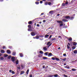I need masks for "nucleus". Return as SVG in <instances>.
Masks as SVG:
<instances>
[{"instance_id":"nucleus-1","label":"nucleus","mask_w":77,"mask_h":77,"mask_svg":"<svg viewBox=\"0 0 77 77\" xmlns=\"http://www.w3.org/2000/svg\"><path fill=\"white\" fill-rule=\"evenodd\" d=\"M35 33H36V32H32L31 33V35H32V36H35Z\"/></svg>"},{"instance_id":"nucleus-2","label":"nucleus","mask_w":77,"mask_h":77,"mask_svg":"<svg viewBox=\"0 0 77 77\" xmlns=\"http://www.w3.org/2000/svg\"><path fill=\"white\" fill-rule=\"evenodd\" d=\"M65 18L66 20H69L70 19V17L69 16H66L65 17Z\"/></svg>"},{"instance_id":"nucleus-3","label":"nucleus","mask_w":77,"mask_h":77,"mask_svg":"<svg viewBox=\"0 0 77 77\" xmlns=\"http://www.w3.org/2000/svg\"><path fill=\"white\" fill-rule=\"evenodd\" d=\"M15 57H12L11 58V60L13 62H14L15 61Z\"/></svg>"},{"instance_id":"nucleus-4","label":"nucleus","mask_w":77,"mask_h":77,"mask_svg":"<svg viewBox=\"0 0 77 77\" xmlns=\"http://www.w3.org/2000/svg\"><path fill=\"white\" fill-rule=\"evenodd\" d=\"M48 57H50L51 56H52V53H48Z\"/></svg>"},{"instance_id":"nucleus-5","label":"nucleus","mask_w":77,"mask_h":77,"mask_svg":"<svg viewBox=\"0 0 77 77\" xmlns=\"http://www.w3.org/2000/svg\"><path fill=\"white\" fill-rule=\"evenodd\" d=\"M58 23H62L63 22L61 20H56Z\"/></svg>"},{"instance_id":"nucleus-6","label":"nucleus","mask_w":77,"mask_h":77,"mask_svg":"<svg viewBox=\"0 0 77 77\" xmlns=\"http://www.w3.org/2000/svg\"><path fill=\"white\" fill-rule=\"evenodd\" d=\"M62 21L63 22H68V20L65 19H63Z\"/></svg>"},{"instance_id":"nucleus-7","label":"nucleus","mask_w":77,"mask_h":77,"mask_svg":"<svg viewBox=\"0 0 77 77\" xmlns=\"http://www.w3.org/2000/svg\"><path fill=\"white\" fill-rule=\"evenodd\" d=\"M7 53H8V54H11V51L8 50H7Z\"/></svg>"},{"instance_id":"nucleus-8","label":"nucleus","mask_w":77,"mask_h":77,"mask_svg":"<svg viewBox=\"0 0 77 77\" xmlns=\"http://www.w3.org/2000/svg\"><path fill=\"white\" fill-rule=\"evenodd\" d=\"M24 71H21L20 72V75H21L22 74H24Z\"/></svg>"},{"instance_id":"nucleus-9","label":"nucleus","mask_w":77,"mask_h":77,"mask_svg":"<svg viewBox=\"0 0 77 77\" xmlns=\"http://www.w3.org/2000/svg\"><path fill=\"white\" fill-rule=\"evenodd\" d=\"M32 23H33L31 21L28 22V24H32Z\"/></svg>"},{"instance_id":"nucleus-10","label":"nucleus","mask_w":77,"mask_h":77,"mask_svg":"<svg viewBox=\"0 0 77 77\" xmlns=\"http://www.w3.org/2000/svg\"><path fill=\"white\" fill-rule=\"evenodd\" d=\"M55 60H57V61H59V60H59V59L55 57Z\"/></svg>"},{"instance_id":"nucleus-11","label":"nucleus","mask_w":77,"mask_h":77,"mask_svg":"<svg viewBox=\"0 0 77 77\" xmlns=\"http://www.w3.org/2000/svg\"><path fill=\"white\" fill-rule=\"evenodd\" d=\"M73 45H76L77 44V43H76V42H73Z\"/></svg>"},{"instance_id":"nucleus-12","label":"nucleus","mask_w":77,"mask_h":77,"mask_svg":"<svg viewBox=\"0 0 77 77\" xmlns=\"http://www.w3.org/2000/svg\"><path fill=\"white\" fill-rule=\"evenodd\" d=\"M19 56L20 55V57H23V55L22 54H21V53H20L19 54Z\"/></svg>"},{"instance_id":"nucleus-13","label":"nucleus","mask_w":77,"mask_h":77,"mask_svg":"<svg viewBox=\"0 0 77 77\" xmlns=\"http://www.w3.org/2000/svg\"><path fill=\"white\" fill-rule=\"evenodd\" d=\"M74 54H77V50H75L73 52Z\"/></svg>"},{"instance_id":"nucleus-14","label":"nucleus","mask_w":77,"mask_h":77,"mask_svg":"<svg viewBox=\"0 0 77 77\" xmlns=\"http://www.w3.org/2000/svg\"><path fill=\"white\" fill-rule=\"evenodd\" d=\"M48 36H49V35H46L45 36V38H47V37H48Z\"/></svg>"},{"instance_id":"nucleus-15","label":"nucleus","mask_w":77,"mask_h":77,"mask_svg":"<svg viewBox=\"0 0 77 77\" xmlns=\"http://www.w3.org/2000/svg\"><path fill=\"white\" fill-rule=\"evenodd\" d=\"M61 60H63V61H65L66 60V58H64V59H61Z\"/></svg>"},{"instance_id":"nucleus-16","label":"nucleus","mask_w":77,"mask_h":77,"mask_svg":"<svg viewBox=\"0 0 77 77\" xmlns=\"http://www.w3.org/2000/svg\"><path fill=\"white\" fill-rule=\"evenodd\" d=\"M1 52L2 53H5V51L2 50L1 51Z\"/></svg>"},{"instance_id":"nucleus-17","label":"nucleus","mask_w":77,"mask_h":77,"mask_svg":"<svg viewBox=\"0 0 77 77\" xmlns=\"http://www.w3.org/2000/svg\"><path fill=\"white\" fill-rule=\"evenodd\" d=\"M43 59H48V58L45 57H43Z\"/></svg>"},{"instance_id":"nucleus-18","label":"nucleus","mask_w":77,"mask_h":77,"mask_svg":"<svg viewBox=\"0 0 77 77\" xmlns=\"http://www.w3.org/2000/svg\"><path fill=\"white\" fill-rule=\"evenodd\" d=\"M74 18V17H70V19L71 20H72Z\"/></svg>"},{"instance_id":"nucleus-19","label":"nucleus","mask_w":77,"mask_h":77,"mask_svg":"<svg viewBox=\"0 0 77 77\" xmlns=\"http://www.w3.org/2000/svg\"><path fill=\"white\" fill-rule=\"evenodd\" d=\"M28 27L29 29H31L32 28V26L30 25H28Z\"/></svg>"},{"instance_id":"nucleus-20","label":"nucleus","mask_w":77,"mask_h":77,"mask_svg":"<svg viewBox=\"0 0 77 77\" xmlns=\"http://www.w3.org/2000/svg\"><path fill=\"white\" fill-rule=\"evenodd\" d=\"M48 5H53V4H52L51 2H48Z\"/></svg>"},{"instance_id":"nucleus-21","label":"nucleus","mask_w":77,"mask_h":77,"mask_svg":"<svg viewBox=\"0 0 77 77\" xmlns=\"http://www.w3.org/2000/svg\"><path fill=\"white\" fill-rule=\"evenodd\" d=\"M39 37L38 35H36L35 37V39H39Z\"/></svg>"},{"instance_id":"nucleus-22","label":"nucleus","mask_w":77,"mask_h":77,"mask_svg":"<svg viewBox=\"0 0 77 77\" xmlns=\"http://www.w3.org/2000/svg\"><path fill=\"white\" fill-rule=\"evenodd\" d=\"M54 77H58V76H59V75L57 74H55L54 75Z\"/></svg>"},{"instance_id":"nucleus-23","label":"nucleus","mask_w":77,"mask_h":77,"mask_svg":"<svg viewBox=\"0 0 77 77\" xmlns=\"http://www.w3.org/2000/svg\"><path fill=\"white\" fill-rule=\"evenodd\" d=\"M15 54H16V53L15 52H13L12 53V55H14V56H15Z\"/></svg>"},{"instance_id":"nucleus-24","label":"nucleus","mask_w":77,"mask_h":77,"mask_svg":"<svg viewBox=\"0 0 77 77\" xmlns=\"http://www.w3.org/2000/svg\"><path fill=\"white\" fill-rule=\"evenodd\" d=\"M29 69H28L27 70L26 72V73L27 74H29Z\"/></svg>"},{"instance_id":"nucleus-25","label":"nucleus","mask_w":77,"mask_h":77,"mask_svg":"<svg viewBox=\"0 0 77 77\" xmlns=\"http://www.w3.org/2000/svg\"><path fill=\"white\" fill-rule=\"evenodd\" d=\"M38 57H42V54H39L38 55Z\"/></svg>"},{"instance_id":"nucleus-26","label":"nucleus","mask_w":77,"mask_h":77,"mask_svg":"<svg viewBox=\"0 0 77 77\" xmlns=\"http://www.w3.org/2000/svg\"><path fill=\"white\" fill-rule=\"evenodd\" d=\"M55 58H56V57H53L51 58V59H52V60H55Z\"/></svg>"},{"instance_id":"nucleus-27","label":"nucleus","mask_w":77,"mask_h":77,"mask_svg":"<svg viewBox=\"0 0 77 77\" xmlns=\"http://www.w3.org/2000/svg\"><path fill=\"white\" fill-rule=\"evenodd\" d=\"M28 31H32V30L31 28H29L28 29Z\"/></svg>"},{"instance_id":"nucleus-28","label":"nucleus","mask_w":77,"mask_h":77,"mask_svg":"<svg viewBox=\"0 0 77 77\" xmlns=\"http://www.w3.org/2000/svg\"><path fill=\"white\" fill-rule=\"evenodd\" d=\"M72 71H76V69H72Z\"/></svg>"},{"instance_id":"nucleus-29","label":"nucleus","mask_w":77,"mask_h":77,"mask_svg":"<svg viewBox=\"0 0 77 77\" xmlns=\"http://www.w3.org/2000/svg\"><path fill=\"white\" fill-rule=\"evenodd\" d=\"M43 49L44 50L46 51L47 50V48L45 47L43 48Z\"/></svg>"},{"instance_id":"nucleus-30","label":"nucleus","mask_w":77,"mask_h":77,"mask_svg":"<svg viewBox=\"0 0 77 77\" xmlns=\"http://www.w3.org/2000/svg\"><path fill=\"white\" fill-rule=\"evenodd\" d=\"M56 39L55 38H52L51 39V41H54V40H56Z\"/></svg>"},{"instance_id":"nucleus-31","label":"nucleus","mask_w":77,"mask_h":77,"mask_svg":"<svg viewBox=\"0 0 77 77\" xmlns=\"http://www.w3.org/2000/svg\"><path fill=\"white\" fill-rule=\"evenodd\" d=\"M68 40L69 41H72V38H69L68 39Z\"/></svg>"},{"instance_id":"nucleus-32","label":"nucleus","mask_w":77,"mask_h":77,"mask_svg":"<svg viewBox=\"0 0 77 77\" xmlns=\"http://www.w3.org/2000/svg\"><path fill=\"white\" fill-rule=\"evenodd\" d=\"M62 26H63V23H61L60 24V27H61Z\"/></svg>"},{"instance_id":"nucleus-33","label":"nucleus","mask_w":77,"mask_h":77,"mask_svg":"<svg viewBox=\"0 0 77 77\" xmlns=\"http://www.w3.org/2000/svg\"><path fill=\"white\" fill-rule=\"evenodd\" d=\"M39 2H35V4L36 5H38V4H39Z\"/></svg>"},{"instance_id":"nucleus-34","label":"nucleus","mask_w":77,"mask_h":77,"mask_svg":"<svg viewBox=\"0 0 77 77\" xmlns=\"http://www.w3.org/2000/svg\"><path fill=\"white\" fill-rule=\"evenodd\" d=\"M16 63L17 65V64L18 63V60H16Z\"/></svg>"},{"instance_id":"nucleus-35","label":"nucleus","mask_w":77,"mask_h":77,"mask_svg":"<svg viewBox=\"0 0 77 77\" xmlns=\"http://www.w3.org/2000/svg\"><path fill=\"white\" fill-rule=\"evenodd\" d=\"M11 55H10V56H8V58L9 59H11Z\"/></svg>"},{"instance_id":"nucleus-36","label":"nucleus","mask_w":77,"mask_h":77,"mask_svg":"<svg viewBox=\"0 0 77 77\" xmlns=\"http://www.w3.org/2000/svg\"><path fill=\"white\" fill-rule=\"evenodd\" d=\"M48 2H46L45 3V5H48Z\"/></svg>"},{"instance_id":"nucleus-37","label":"nucleus","mask_w":77,"mask_h":77,"mask_svg":"<svg viewBox=\"0 0 77 77\" xmlns=\"http://www.w3.org/2000/svg\"><path fill=\"white\" fill-rule=\"evenodd\" d=\"M75 48H76V47L75 46H73V47H72V48L73 50H74V49H75Z\"/></svg>"},{"instance_id":"nucleus-38","label":"nucleus","mask_w":77,"mask_h":77,"mask_svg":"<svg viewBox=\"0 0 77 77\" xmlns=\"http://www.w3.org/2000/svg\"><path fill=\"white\" fill-rule=\"evenodd\" d=\"M48 52H46L45 53V54L46 56H47L48 55Z\"/></svg>"},{"instance_id":"nucleus-39","label":"nucleus","mask_w":77,"mask_h":77,"mask_svg":"<svg viewBox=\"0 0 77 77\" xmlns=\"http://www.w3.org/2000/svg\"><path fill=\"white\" fill-rule=\"evenodd\" d=\"M63 75L64 76V77H68V76H67V75H65V74H63Z\"/></svg>"},{"instance_id":"nucleus-40","label":"nucleus","mask_w":77,"mask_h":77,"mask_svg":"<svg viewBox=\"0 0 77 77\" xmlns=\"http://www.w3.org/2000/svg\"><path fill=\"white\" fill-rule=\"evenodd\" d=\"M41 54H42L43 53V52L42 51H41L39 52Z\"/></svg>"},{"instance_id":"nucleus-41","label":"nucleus","mask_w":77,"mask_h":77,"mask_svg":"<svg viewBox=\"0 0 77 77\" xmlns=\"http://www.w3.org/2000/svg\"><path fill=\"white\" fill-rule=\"evenodd\" d=\"M53 11H50L49 12V14H52L53 13Z\"/></svg>"},{"instance_id":"nucleus-42","label":"nucleus","mask_w":77,"mask_h":77,"mask_svg":"<svg viewBox=\"0 0 77 77\" xmlns=\"http://www.w3.org/2000/svg\"><path fill=\"white\" fill-rule=\"evenodd\" d=\"M20 69V66L17 67V71H18V69Z\"/></svg>"},{"instance_id":"nucleus-43","label":"nucleus","mask_w":77,"mask_h":77,"mask_svg":"<svg viewBox=\"0 0 77 77\" xmlns=\"http://www.w3.org/2000/svg\"><path fill=\"white\" fill-rule=\"evenodd\" d=\"M0 59L1 60H3V59H4V58L3 57H1Z\"/></svg>"},{"instance_id":"nucleus-44","label":"nucleus","mask_w":77,"mask_h":77,"mask_svg":"<svg viewBox=\"0 0 77 77\" xmlns=\"http://www.w3.org/2000/svg\"><path fill=\"white\" fill-rule=\"evenodd\" d=\"M65 4L64 3H62V6H65Z\"/></svg>"},{"instance_id":"nucleus-45","label":"nucleus","mask_w":77,"mask_h":77,"mask_svg":"<svg viewBox=\"0 0 77 77\" xmlns=\"http://www.w3.org/2000/svg\"><path fill=\"white\" fill-rule=\"evenodd\" d=\"M68 1H67V2H66L65 3V5H68Z\"/></svg>"},{"instance_id":"nucleus-46","label":"nucleus","mask_w":77,"mask_h":77,"mask_svg":"<svg viewBox=\"0 0 77 77\" xmlns=\"http://www.w3.org/2000/svg\"><path fill=\"white\" fill-rule=\"evenodd\" d=\"M53 77V75H49L48 77Z\"/></svg>"},{"instance_id":"nucleus-47","label":"nucleus","mask_w":77,"mask_h":77,"mask_svg":"<svg viewBox=\"0 0 77 77\" xmlns=\"http://www.w3.org/2000/svg\"><path fill=\"white\" fill-rule=\"evenodd\" d=\"M50 43V42H48L47 43V45H49Z\"/></svg>"},{"instance_id":"nucleus-48","label":"nucleus","mask_w":77,"mask_h":77,"mask_svg":"<svg viewBox=\"0 0 77 77\" xmlns=\"http://www.w3.org/2000/svg\"><path fill=\"white\" fill-rule=\"evenodd\" d=\"M67 46L68 49H69V45H67Z\"/></svg>"},{"instance_id":"nucleus-49","label":"nucleus","mask_w":77,"mask_h":77,"mask_svg":"<svg viewBox=\"0 0 77 77\" xmlns=\"http://www.w3.org/2000/svg\"><path fill=\"white\" fill-rule=\"evenodd\" d=\"M7 56H8V55H4V57H7Z\"/></svg>"},{"instance_id":"nucleus-50","label":"nucleus","mask_w":77,"mask_h":77,"mask_svg":"<svg viewBox=\"0 0 77 77\" xmlns=\"http://www.w3.org/2000/svg\"><path fill=\"white\" fill-rule=\"evenodd\" d=\"M11 73H12V74H15V72H14V71H12V72H11Z\"/></svg>"},{"instance_id":"nucleus-51","label":"nucleus","mask_w":77,"mask_h":77,"mask_svg":"<svg viewBox=\"0 0 77 77\" xmlns=\"http://www.w3.org/2000/svg\"><path fill=\"white\" fill-rule=\"evenodd\" d=\"M37 27H40V25L39 24H37Z\"/></svg>"},{"instance_id":"nucleus-52","label":"nucleus","mask_w":77,"mask_h":77,"mask_svg":"<svg viewBox=\"0 0 77 77\" xmlns=\"http://www.w3.org/2000/svg\"><path fill=\"white\" fill-rule=\"evenodd\" d=\"M12 71L11 70V69L9 70V72H12Z\"/></svg>"},{"instance_id":"nucleus-53","label":"nucleus","mask_w":77,"mask_h":77,"mask_svg":"<svg viewBox=\"0 0 77 77\" xmlns=\"http://www.w3.org/2000/svg\"><path fill=\"white\" fill-rule=\"evenodd\" d=\"M39 37H41V38H42V37H44V36L40 35H39Z\"/></svg>"},{"instance_id":"nucleus-54","label":"nucleus","mask_w":77,"mask_h":77,"mask_svg":"<svg viewBox=\"0 0 77 77\" xmlns=\"http://www.w3.org/2000/svg\"><path fill=\"white\" fill-rule=\"evenodd\" d=\"M63 56H66V54H63Z\"/></svg>"},{"instance_id":"nucleus-55","label":"nucleus","mask_w":77,"mask_h":77,"mask_svg":"<svg viewBox=\"0 0 77 77\" xmlns=\"http://www.w3.org/2000/svg\"><path fill=\"white\" fill-rule=\"evenodd\" d=\"M52 37V35H50V37H49V39H50V38H51Z\"/></svg>"},{"instance_id":"nucleus-56","label":"nucleus","mask_w":77,"mask_h":77,"mask_svg":"<svg viewBox=\"0 0 77 77\" xmlns=\"http://www.w3.org/2000/svg\"><path fill=\"white\" fill-rule=\"evenodd\" d=\"M40 3H41V4H42V3H43L42 1H40Z\"/></svg>"},{"instance_id":"nucleus-57","label":"nucleus","mask_w":77,"mask_h":77,"mask_svg":"<svg viewBox=\"0 0 77 77\" xmlns=\"http://www.w3.org/2000/svg\"><path fill=\"white\" fill-rule=\"evenodd\" d=\"M3 48L4 49L5 48H6V47H5V46H3Z\"/></svg>"},{"instance_id":"nucleus-58","label":"nucleus","mask_w":77,"mask_h":77,"mask_svg":"<svg viewBox=\"0 0 77 77\" xmlns=\"http://www.w3.org/2000/svg\"><path fill=\"white\" fill-rule=\"evenodd\" d=\"M44 13H42L41 14V15H44Z\"/></svg>"},{"instance_id":"nucleus-59","label":"nucleus","mask_w":77,"mask_h":77,"mask_svg":"<svg viewBox=\"0 0 77 77\" xmlns=\"http://www.w3.org/2000/svg\"><path fill=\"white\" fill-rule=\"evenodd\" d=\"M45 21H46L45 20H44L43 21V23H45Z\"/></svg>"},{"instance_id":"nucleus-60","label":"nucleus","mask_w":77,"mask_h":77,"mask_svg":"<svg viewBox=\"0 0 77 77\" xmlns=\"http://www.w3.org/2000/svg\"><path fill=\"white\" fill-rule=\"evenodd\" d=\"M29 77H32V74L30 75Z\"/></svg>"},{"instance_id":"nucleus-61","label":"nucleus","mask_w":77,"mask_h":77,"mask_svg":"<svg viewBox=\"0 0 77 77\" xmlns=\"http://www.w3.org/2000/svg\"><path fill=\"white\" fill-rule=\"evenodd\" d=\"M58 38H62V37H61V36L59 35L58 36Z\"/></svg>"},{"instance_id":"nucleus-62","label":"nucleus","mask_w":77,"mask_h":77,"mask_svg":"<svg viewBox=\"0 0 77 77\" xmlns=\"http://www.w3.org/2000/svg\"><path fill=\"white\" fill-rule=\"evenodd\" d=\"M73 1H74V0H72V1L71 2V3H73Z\"/></svg>"},{"instance_id":"nucleus-63","label":"nucleus","mask_w":77,"mask_h":77,"mask_svg":"<svg viewBox=\"0 0 77 77\" xmlns=\"http://www.w3.org/2000/svg\"><path fill=\"white\" fill-rule=\"evenodd\" d=\"M68 45H69V46H70V45H71L70 43H68Z\"/></svg>"},{"instance_id":"nucleus-64","label":"nucleus","mask_w":77,"mask_h":77,"mask_svg":"<svg viewBox=\"0 0 77 77\" xmlns=\"http://www.w3.org/2000/svg\"><path fill=\"white\" fill-rule=\"evenodd\" d=\"M64 65H66V63H64Z\"/></svg>"}]
</instances>
